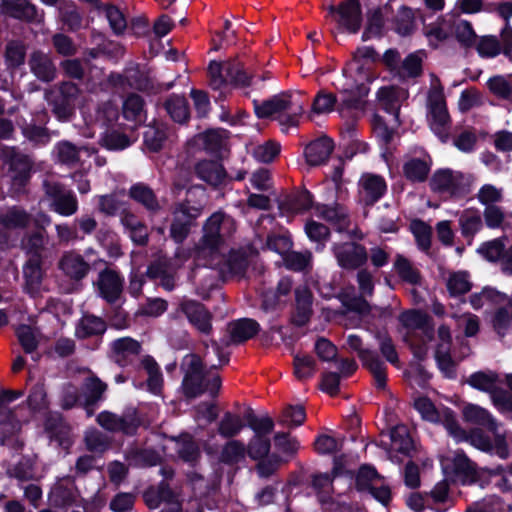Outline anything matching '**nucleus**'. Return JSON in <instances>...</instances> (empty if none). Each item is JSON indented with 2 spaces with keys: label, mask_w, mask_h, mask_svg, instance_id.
<instances>
[{
  "label": "nucleus",
  "mask_w": 512,
  "mask_h": 512,
  "mask_svg": "<svg viewBox=\"0 0 512 512\" xmlns=\"http://www.w3.org/2000/svg\"><path fill=\"white\" fill-rule=\"evenodd\" d=\"M446 287L451 296L466 294L472 288L470 275L466 271L451 272L446 280Z\"/></svg>",
  "instance_id": "nucleus-47"
},
{
  "label": "nucleus",
  "mask_w": 512,
  "mask_h": 512,
  "mask_svg": "<svg viewBox=\"0 0 512 512\" xmlns=\"http://www.w3.org/2000/svg\"><path fill=\"white\" fill-rule=\"evenodd\" d=\"M333 149V141L326 136L321 137L306 146L304 153L306 161L311 166L324 164L330 157Z\"/></svg>",
  "instance_id": "nucleus-32"
},
{
  "label": "nucleus",
  "mask_w": 512,
  "mask_h": 512,
  "mask_svg": "<svg viewBox=\"0 0 512 512\" xmlns=\"http://www.w3.org/2000/svg\"><path fill=\"white\" fill-rule=\"evenodd\" d=\"M338 26L345 31L355 34L362 24L361 6L358 0H346L338 6Z\"/></svg>",
  "instance_id": "nucleus-22"
},
{
  "label": "nucleus",
  "mask_w": 512,
  "mask_h": 512,
  "mask_svg": "<svg viewBox=\"0 0 512 512\" xmlns=\"http://www.w3.org/2000/svg\"><path fill=\"white\" fill-rule=\"evenodd\" d=\"M141 366L148 374V390L153 394H159L163 386V376L158 364L151 356H145L141 360Z\"/></svg>",
  "instance_id": "nucleus-45"
},
{
  "label": "nucleus",
  "mask_w": 512,
  "mask_h": 512,
  "mask_svg": "<svg viewBox=\"0 0 512 512\" xmlns=\"http://www.w3.org/2000/svg\"><path fill=\"white\" fill-rule=\"evenodd\" d=\"M313 296L309 288L305 285L295 289L296 315L295 322L302 326L307 323L312 314Z\"/></svg>",
  "instance_id": "nucleus-35"
},
{
  "label": "nucleus",
  "mask_w": 512,
  "mask_h": 512,
  "mask_svg": "<svg viewBox=\"0 0 512 512\" xmlns=\"http://www.w3.org/2000/svg\"><path fill=\"white\" fill-rule=\"evenodd\" d=\"M165 109L175 122L183 123L189 117L188 103L184 97L178 95L169 97L165 102Z\"/></svg>",
  "instance_id": "nucleus-50"
},
{
  "label": "nucleus",
  "mask_w": 512,
  "mask_h": 512,
  "mask_svg": "<svg viewBox=\"0 0 512 512\" xmlns=\"http://www.w3.org/2000/svg\"><path fill=\"white\" fill-rule=\"evenodd\" d=\"M464 441L469 442L476 449L486 453L495 451V434H493V440H491V438L479 428H474L466 432Z\"/></svg>",
  "instance_id": "nucleus-55"
},
{
  "label": "nucleus",
  "mask_w": 512,
  "mask_h": 512,
  "mask_svg": "<svg viewBox=\"0 0 512 512\" xmlns=\"http://www.w3.org/2000/svg\"><path fill=\"white\" fill-rule=\"evenodd\" d=\"M42 256H30L23 266V274L26 281V287L30 293L37 292L43 277Z\"/></svg>",
  "instance_id": "nucleus-36"
},
{
  "label": "nucleus",
  "mask_w": 512,
  "mask_h": 512,
  "mask_svg": "<svg viewBox=\"0 0 512 512\" xmlns=\"http://www.w3.org/2000/svg\"><path fill=\"white\" fill-rule=\"evenodd\" d=\"M463 175L449 169L439 170L431 178L430 185L434 191L455 194L460 190Z\"/></svg>",
  "instance_id": "nucleus-30"
},
{
  "label": "nucleus",
  "mask_w": 512,
  "mask_h": 512,
  "mask_svg": "<svg viewBox=\"0 0 512 512\" xmlns=\"http://www.w3.org/2000/svg\"><path fill=\"white\" fill-rule=\"evenodd\" d=\"M315 215L335 227L338 232H348L350 217L347 209L339 204H317L314 206Z\"/></svg>",
  "instance_id": "nucleus-20"
},
{
  "label": "nucleus",
  "mask_w": 512,
  "mask_h": 512,
  "mask_svg": "<svg viewBox=\"0 0 512 512\" xmlns=\"http://www.w3.org/2000/svg\"><path fill=\"white\" fill-rule=\"evenodd\" d=\"M120 222L135 244L143 246L148 243V229L134 213L123 210L120 215Z\"/></svg>",
  "instance_id": "nucleus-29"
},
{
  "label": "nucleus",
  "mask_w": 512,
  "mask_h": 512,
  "mask_svg": "<svg viewBox=\"0 0 512 512\" xmlns=\"http://www.w3.org/2000/svg\"><path fill=\"white\" fill-rule=\"evenodd\" d=\"M429 165L421 159H410L404 164L403 171L405 176L413 182L424 181L429 173Z\"/></svg>",
  "instance_id": "nucleus-59"
},
{
  "label": "nucleus",
  "mask_w": 512,
  "mask_h": 512,
  "mask_svg": "<svg viewBox=\"0 0 512 512\" xmlns=\"http://www.w3.org/2000/svg\"><path fill=\"white\" fill-rule=\"evenodd\" d=\"M408 92L399 87L385 86L378 90L377 99L380 107L391 114L393 120L398 122V111L401 103L407 99Z\"/></svg>",
  "instance_id": "nucleus-27"
},
{
  "label": "nucleus",
  "mask_w": 512,
  "mask_h": 512,
  "mask_svg": "<svg viewBox=\"0 0 512 512\" xmlns=\"http://www.w3.org/2000/svg\"><path fill=\"white\" fill-rule=\"evenodd\" d=\"M80 93L78 85L70 81H63L45 89L44 99L59 121L68 122L75 113V103Z\"/></svg>",
  "instance_id": "nucleus-5"
},
{
  "label": "nucleus",
  "mask_w": 512,
  "mask_h": 512,
  "mask_svg": "<svg viewBox=\"0 0 512 512\" xmlns=\"http://www.w3.org/2000/svg\"><path fill=\"white\" fill-rule=\"evenodd\" d=\"M311 207L312 195L307 190L288 196L279 203V210L282 215L300 213Z\"/></svg>",
  "instance_id": "nucleus-39"
},
{
  "label": "nucleus",
  "mask_w": 512,
  "mask_h": 512,
  "mask_svg": "<svg viewBox=\"0 0 512 512\" xmlns=\"http://www.w3.org/2000/svg\"><path fill=\"white\" fill-rule=\"evenodd\" d=\"M2 12L10 17L25 21H41L36 8L27 0H1Z\"/></svg>",
  "instance_id": "nucleus-33"
},
{
  "label": "nucleus",
  "mask_w": 512,
  "mask_h": 512,
  "mask_svg": "<svg viewBox=\"0 0 512 512\" xmlns=\"http://www.w3.org/2000/svg\"><path fill=\"white\" fill-rule=\"evenodd\" d=\"M128 196L141 205L150 215H156L162 210V204L156 193L147 184L139 182L128 190Z\"/></svg>",
  "instance_id": "nucleus-26"
},
{
  "label": "nucleus",
  "mask_w": 512,
  "mask_h": 512,
  "mask_svg": "<svg viewBox=\"0 0 512 512\" xmlns=\"http://www.w3.org/2000/svg\"><path fill=\"white\" fill-rule=\"evenodd\" d=\"M45 196L49 199V208L65 217L74 215L78 211V200L76 195L67 190L64 185L57 181L45 179L43 181Z\"/></svg>",
  "instance_id": "nucleus-11"
},
{
  "label": "nucleus",
  "mask_w": 512,
  "mask_h": 512,
  "mask_svg": "<svg viewBox=\"0 0 512 512\" xmlns=\"http://www.w3.org/2000/svg\"><path fill=\"white\" fill-rule=\"evenodd\" d=\"M400 322L408 329H422L425 332L432 333V328L429 326V317L421 311L410 310L402 313Z\"/></svg>",
  "instance_id": "nucleus-57"
},
{
  "label": "nucleus",
  "mask_w": 512,
  "mask_h": 512,
  "mask_svg": "<svg viewBox=\"0 0 512 512\" xmlns=\"http://www.w3.org/2000/svg\"><path fill=\"white\" fill-rule=\"evenodd\" d=\"M98 424L111 432L133 434L139 426L138 419L132 415L119 416L109 411H103L97 416Z\"/></svg>",
  "instance_id": "nucleus-23"
},
{
  "label": "nucleus",
  "mask_w": 512,
  "mask_h": 512,
  "mask_svg": "<svg viewBox=\"0 0 512 512\" xmlns=\"http://www.w3.org/2000/svg\"><path fill=\"white\" fill-rule=\"evenodd\" d=\"M253 104L258 118H274L283 127L282 130L297 126L304 112L299 96L289 92L276 94L262 102L254 100Z\"/></svg>",
  "instance_id": "nucleus-2"
},
{
  "label": "nucleus",
  "mask_w": 512,
  "mask_h": 512,
  "mask_svg": "<svg viewBox=\"0 0 512 512\" xmlns=\"http://www.w3.org/2000/svg\"><path fill=\"white\" fill-rule=\"evenodd\" d=\"M96 153L93 147L76 146L70 141L62 140L54 146L53 154L56 162L68 167H75L82 164V155L90 157Z\"/></svg>",
  "instance_id": "nucleus-18"
},
{
  "label": "nucleus",
  "mask_w": 512,
  "mask_h": 512,
  "mask_svg": "<svg viewBox=\"0 0 512 512\" xmlns=\"http://www.w3.org/2000/svg\"><path fill=\"white\" fill-rule=\"evenodd\" d=\"M347 346L358 353L363 365L372 373L376 387L384 389L386 387L385 365L376 352L362 348V340L355 334H350L347 337Z\"/></svg>",
  "instance_id": "nucleus-12"
},
{
  "label": "nucleus",
  "mask_w": 512,
  "mask_h": 512,
  "mask_svg": "<svg viewBox=\"0 0 512 512\" xmlns=\"http://www.w3.org/2000/svg\"><path fill=\"white\" fill-rule=\"evenodd\" d=\"M195 173L202 181L212 186L221 185L226 177L222 164L215 160H202L195 165Z\"/></svg>",
  "instance_id": "nucleus-31"
},
{
  "label": "nucleus",
  "mask_w": 512,
  "mask_h": 512,
  "mask_svg": "<svg viewBox=\"0 0 512 512\" xmlns=\"http://www.w3.org/2000/svg\"><path fill=\"white\" fill-rule=\"evenodd\" d=\"M30 72L40 81L50 83L57 77L56 65L49 53L35 50L29 55Z\"/></svg>",
  "instance_id": "nucleus-19"
},
{
  "label": "nucleus",
  "mask_w": 512,
  "mask_h": 512,
  "mask_svg": "<svg viewBox=\"0 0 512 512\" xmlns=\"http://www.w3.org/2000/svg\"><path fill=\"white\" fill-rule=\"evenodd\" d=\"M241 417L231 412H225L217 424V432L223 438H234L244 428Z\"/></svg>",
  "instance_id": "nucleus-43"
},
{
  "label": "nucleus",
  "mask_w": 512,
  "mask_h": 512,
  "mask_svg": "<svg viewBox=\"0 0 512 512\" xmlns=\"http://www.w3.org/2000/svg\"><path fill=\"white\" fill-rule=\"evenodd\" d=\"M144 114V101L137 94H130L123 102V115L127 120L141 121Z\"/></svg>",
  "instance_id": "nucleus-63"
},
{
  "label": "nucleus",
  "mask_w": 512,
  "mask_h": 512,
  "mask_svg": "<svg viewBox=\"0 0 512 512\" xmlns=\"http://www.w3.org/2000/svg\"><path fill=\"white\" fill-rule=\"evenodd\" d=\"M360 193L366 204H374L386 192L387 185L383 177L366 173L359 180Z\"/></svg>",
  "instance_id": "nucleus-28"
},
{
  "label": "nucleus",
  "mask_w": 512,
  "mask_h": 512,
  "mask_svg": "<svg viewBox=\"0 0 512 512\" xmlns=\"http://www.w3.org/2000/svg\"><path fill=\"white\" fill-rule=\"evenodd\" d=\"M48 238L44 230H35L26 234L22 239V247L26 254L30 256H42L41 252L45 249Z\"/></svg>",
  "instance_id": "nucleus-48"
},
{
  "label": "nucleus",
  "mask_w": 512,
  "mask_h": 512,
  "mask_svg": "<svg viewBox=\"0 0 512 512\" xmlns=\"http://www.w3.org/2000/svg\"><path fill=\"white\" fill-rule=\"evenodd\" d=\"M210 86L217 90L230 83L236 87L250 85L252 76L249 75L243 64L234 59L223 63L212 61L209 64Z\"/></svg>",
  "instance_id": "nucleus-8"
},
{
  "label": "nucleus",
  "mask_w": 512,
  "mask_h": 512,
  "mask_svg": "<svg viewBox=\"0 0 512 512\" xmlns=\"http://www.w3.org/2000/svg\"><path fill=\"white\" fill-rule=\"evenodd\" d=\"M26 47L21 41H10L5 49V62L8 68L15 69L25 62Z\"/></svg>",
  "instance_id": "nucleus-54"
},
{
  "label": "nucleus",
  "mask_w": 512,
  "mask_h": 512,
  "mask_svg": "<svg viewBox=\"0 0 512 512\" xmlns=\"http://www.w3.org/2000/svg\"><path fill=\"white\" fill-rule=\"evenodd\" d=\"M57 265L66 277L74 281L85 278L90 270L89 263L74 251L64 252Z\"/></svg>",
  "instance_id": "nucleus-21"
},
{
  "label": "nucleus",
  "mask_w": 512,
  "mask_h": 512,
  "mask_svg": "<svg viewBox=\"0 0 512 512\" xmlns=\"http://www.w3.org/2000/svg\"><path fill=\"white\" fill-rule=\"evenodd\" d=\"M143 138L145 146L150 151L157 152L163 147L167 134L163 127L147 126L143 133Z\"/></svg>",
  "instance_id": "nucleus-62"
},
{
  "label": "nucleus",
  "mask_w": 512,
  "mask_h": 512,
  "mask_svg": "<svg viewBox=\"0 0 512 512\" xmlns=\"http://www.w3.org/2000/svg\"><path fill=\"white\" fill-rule=\"evenodd\" d=\"M461 234L471 241L483 228L484 222L480 213L475 209H465L458 219Z\"/></svg>",
  "instance_id": "nucleus-37"
},
{
  "label": "nucleus",
  "mask_w": 512,
  "mask_h": 512,
  "mask_svg": "<svg viewBox=\"0 0 512 512\" xmlns=\"http://www.w3.org/2000/svg\"><path fill=\"white\" fill-rule=\"evenodd\" d=\"M452 29L455 38L461 46L470 48L476 45L477 35L469 21L464 19H454L453 17Z\"/></svg>",
  "instance_id": "nucleus-44"
},
{
  "label": "nucleus",
  "mask_w": 512,
  "mask_h": 512,
  "mask_svg": "<svg viewBox=\"0 0 512 512\" xmlns=\"http://www.w3.org/2000/svg\"><path fill=\"white\" fill-rule=\"evenodd\" d=\"M111 357L115 363L121 367L131 364L140 354L141 345L138 341L124 337L114 340L111 343Z\"/></svg>",
  "instance_id": "nucleus-25"
},
{
  "label": "nucleus",
  "mask_w": 512,
  "mask_h": 512,
  "mask_svg": "<svg viewBox=\"0 0 512 512\" xmlns=\"http://www.w3.org/2000/svg\"><path fill=\"white\" fill-rule=\"evenodd\" d=\"M126 458L130 465L137 467L155 466L161 460L160 455L156 451L137 448H130L127 450Z\"/></svg>",
  "instance_id": "nucleus-46"
},
{
  "label": "nucleus",
  "mask_w": 512,
  "mask_h": 512,
  "mask_svg": "<svg viewBox=\"0 0 512 512\" xmlns=\"http://www.w3.org/2000/svg\"><path fill=\"white\" fill-rule=\"evenodd\" d=\"M452 18L453 15H446L436 23L425 27L424 34L431 45L437 47L440 42L449 37L452 30Z\"/></svg>",
  "instance_id": "nucleus-40"
},
{
  "label": "nucleus",
  "mask_w": 512,
  "mask_h": 512,
  "mask_svg": "<svg viewBox=\"0 0 512 512\" xmlns=\"http://www.w3.org/2000/svg\"><path fill=\"white\" fill-rule=\"evenodd\" d=\"M394 269L399 277L410 284H418L420 281L419 271L404 256L398 254L394 262Z\"/></svg>",
  "instance_id": "nucleus-56"
},
{
  "label": "nucleus",
  "mask_w": 512,
  "mask_h": 512,
  "mask_svg": "<svg viewBox=\"0 0 512 512\" xmlns=\"http://www.w3.org/2000/svg\"><path fill=\"white\" fill-rule=\"evenodd\" d=\"M332 252L337 264L345 270H356L368 260L366 248L356 242L336 243L332 246Z\"/></svg>",
  "instance_id": "nucleus-15"
},
{
  "label": "nucleus",
  "mask_w": 512,
  "mask_h": 512,
  "mask_svg": "<svg viewBox=\"0 0 512 512\" xmlns=\"http://www.w3.org/2000/svg\"><path fill=\"white\" fill-rule=\"evenodd\" d=\"M428 121L431 130L442 141H447L450 132V117L446 107L440 80L433 77L427 95Z\"/></svg>",
  "instance_id": "nucleus-6"
},
{
  "label": "nucleus",
  "mask_w": 512,
  "mask_h": 512,
  "mask_svg": "<svg viewBox=\"0 0 512 512\" xmlns=\"http://www.w3.org/2000/svg\"><path fill=\"white\" fill-rule=\"evenodd\" d=\"M176 450L179 457L189 463H194L200 457L198 445L192 437L185 435L176 442Z\"/></svg>",
  "instance_id": "nucleus-58"
},
{
  "label": "nucleus",
  "mask_w": 512,
  "mask_h": 512,
  "mask_svg": "<svg viewBox=\"0 0 512 512\" xmlns=\"http://www.w3.org/2000/svg\"><path fill=\"white\" fill-rule=\"evenodd\" d=\"M378 59V55L374 48L364 46L358 48L354 53V62L352 65H355V69L357 71V76L355 78L354 84H346L343 92L349 93L352 95V98H347L344 100V104L348 107L355 105L357 98H361L368 93V88L366 83L371 81V75L369 73V68L365 67V62L362 61H371L374 62Z\"/></svg>",
  "instance_id": "nucleus-7"
},
{
  "label": "nucleus",
  "mask_w": 512,
  "mask_h": 512,
  "mask_svg": "<svg viewBox=\"0 0 512 512\" xmlns=\"http://www.w3.org/2000/svg\"><path fill=\"white\" fill-rule=\"evenodd\" d=\"M505 250L506 248L503 239L496 238L482 243L477 249V252L487 261H499L502 266V258L504 257Z\"/></svg>",
  "instance_id": "nucleus-51"
},
{
  "label": "nucleus",
  "mask_w": 512,
  "mask_h": 512,
  "mask_svg": "<svg viewBox=\"0 0 512 512\" xmlns=\"http://www.w3.org/2000/svg\"><path fill=\"white\" fill-rule=\"evenodd\" d=\"M188 197L172 207V220L169 234L177 243H183L189 236L195 220L202 214L205 207L206 191L202 186L190 188Z\"/></svg>",
  "instance_id": "nucleus-1"
},
{
  "label": "nucleus",
  "mask_w": 512,
  "mask_h": 512,
  "mask_svg": "<svg viewBox=\"0 0 512 512\" xmlns=\"http://www.w3.org/2000/svg\"><path fill=\"white\" fill-rule=\"evenodd\" d=\"M32 216L20 206H11L0 212V245H6L13 230L25 229Z\"/></svg>",
  "instance_id": "nucleus-16"
},
{
  "label": "nucleus",
  "mask_w": 512,
  "mask_h": 512,
  "mask_svg": "<svg viewBox=\"0 0 512 512\" xmlns=\"http://www.w3.org/2000/svg\"><path fill=\"white\" fill-rule=\"evenodd\" d=\"M3 164L13 188L16 192H20L30 179L32 160L13 148H7L3 150Z\"/></svg>",
  "instance_id": "nucleus-10"
},
{
  "label": "nucleus",
  "mask_w": 512,
  "mask_h": 512,
  "mask_svg": "<svg viewBox=\"0 0 512 512\" xmlns=\"http://www.w3.org/2000/svg\"><path fill=\"white\" fill-rule=\"evenodd\" d=\"M104 321L93 315H85L79 321L76 328V335L79 338H87L93 335L101 334L105 331Z\"/></svg>",
  "instance_id": "nucleus-49"
},
{
  "label": "nucleus",
  "mask_w": 512,
  "mask_h": 512,
  "mask_svg": "<svg viewBox=\"0 0 512 512\" xmlns=\"http://www.w3.org/2000/svg\"><path fill=\"white\" fill-rule=\"evenodd\" d=\"M493 330L504 337L512 329V298L507 297V301L498 307L492 316Z\"/></svg>",
  "instance_id": "nucleus-38"
},
{
  "label": "nucleus",
  "mask_w": 512,
  "mask_h": 512,
  "mask_svg": "<svg viewBox=\"0 0 512 512\" xmlns=\"http://www.w3.org/2000/svg\"><path fill=\"white\" fill-rule=\"evenodd\" d=\"M107 385L96 377L88 378L84 383V400L88 406H93L102 399Z\"/></svg>",
  "instance_id": "nucleus-64"
},
{
  "label": "nucleus",
  "mask_w": 512,
  "mask_h": 512,
  "mask_svg": "<svg viewBox=\"0 0 512 512\" xmlns=\"http://www.w3.org/2000/svg\"><path fill=\"white\" fill-rule=\"evenodd\" d=\"M507 295L499 292L493 288L485 287L480 292L473 293L470 296L469 302L471 306L478 310L485 306L490 305H501L507 301Z\"/></svg>",
  "instance_id": "nucleus-42"
},
{
  "label": "nucleus",
  "mask_w": 512,
  "mask_h": 512,
  "mask_svg": "<svg viewBox=\"0 0 512 512\" xmlns=\"http://www.w3.org/2000/svg\"><path fill=\"white\" fill-rule=\"evenodd\" d=\"M233 225V220L224 213H213L203 226V236L195 248V257L198 261L207 258L214 259L226 233V228Z\"/></svg>",
  "instance_id": "nucleus-4"
},
{
  "label": "nucleus",
  "mask_w": 512,
  "mask_h": 512,
  "mask_svg": "<svg viewBox=\"0 0 512 512\" xmlns=\"http://www.w3.org/2000/svg\"><path fill=\"white\" fill-rule=\"evenodd\" d=\"M463 416L466 421L486 427L490 432L495 434L496 455L501 459L508 458L509 447L506 434L498 432V422L488 410L476 404H467L463 408Z\"/></svg>",
  "instance_id": "nucleus-9"
},
{
  "label": "nucleus",
  "mask_w": 512,
  "mask_h": 512,
  "mask_svg": "<svg viewBox=\"0 0 512 512\" xmlns=\"http://www.w3.org/2000/svg\"><path fill=\"white\" fill-rule=\"evenodd\" d=\"M442 467L447 475L463 484H471L476 481L477 472L475 464L462 450H456L442 460Z\"/></svg>",
  "instance_id": "nucleus-13"
},
{
  "label": "nucleus",
  "mask_w": 512,
  "mask_h": 512,
  "mask_svg": "<svg viewBox=\"0 0 512 512\" xmlns=\"http://www.w3.org/2000/svg\"><path fill=\"white\" fill-rule=\"evenodd\" d=\"M467 382L473 388L487 392L492 396L498 390L499 376L493 371H478L471 374Z\"/></svg>",
  "instance_id": "nucleus-41"
},
{
  "label": "nucleus",
  "mask_w": 512,
  "mask_h": 512,
  "mask_svg": "<svg viewBox=\"0 0 512 512\" xmlns=\"http://www.w3.org/2000/svg\"><path fill=\"white\" fill-rule=\"evenodd\" d=\"M247 449L243 442L230 440L222 448L220 460L225 464H235L245 458Z\"/></svg>",
  "instance_id": "nucleus-52"
},
{
  "label": "nucleus",
  "mask_w": 512,
  "mask_h": 512,
  "mask_svg": "<svg viewBox=\"0 0 512 512\" xmlns=\"http://www.w3.org/2000/svg\"><path fill=\"white\" fill-rule=\"evenodd\" d=\"M25 407L18 405L16 410L0 411V446L16 436L24 420Z\"/></svg>",
  "instance_id": "nucleus-24"
},
{
  "label": "nucleus",
  "mask_w": 512,
  "mask_h": 512,
  "mask_svg": "<svg viewBox=\"0 0 512 512\" xmlns=\"http://www.w3.org/2000/svg\"><path fill=\"white\" fill-rule=\"evenodd\" d=\"M381 477L377 471L368 465L362 466L356 476V487L361 492H369L374 485L379 484Z\"/></svg>",
  "instance_id": "nucleus-60"
},
{
  "label": "nucleus",
  "mask_w": 512,
  "mask_h": 512,
  "mask_svg": "<svg viewBox=\"0 0 512 512\" xmlns=\"http://www.w3.org/2000/svg\"><path fill=\"white\" fill-rule=\"evenodd\" d=\"M391 440L396 450L403 454H409L413 449V440L405 425H397L391 430Z\"/></svg>",
  "instance_id": "nucleus-61"
},
{
  "label": "nucleus",
  "mask_w": 512,
  "mask_h": 512,
  "mask_svg": "<svg viewBox=\"0 0 512 512\" xmlns=\"http://www.w3.org/2000/svg\"><path fill=\"white\" fill-rule=\"evenodd\" d=\"M260 330L259 324L250 318H242L228 325L231 343H242L256 335Z\"/></svg>",
  "instance_id": "nucleus-34"
},
{
  "label": "nucleus",
  "mask_w": 512,
  "mask_h": 512,
  "mask_svg": "<svg viewBox=\"0 0 512 512\" xmlns=\"http://www.w3.org/2000/svg\"><path fill=\"white\" fill-rule=\"evenodd\" d=\"M179 311L185 315L188 322L201 334L209 335L212 332L213 315L200 302L184 299L179 304Z\"/></svg>",
  "instance_id": "nucleus-17"
},
{
  "label": "nucleus",
  "mask_w": 512,
  "mask_h": 512,
  "mask_svg": "<svg viewBox=\"0 0 512 512\" xmlns=\"http://www.w3.org/2000/svg\"><path fill=\"white\" fill-rule=\"evenodd\" d=\"M184 374L182 388L185 396L195 398L204 393L215 397L221 387L220 376L204 370L201 358L196 354L186 355L181 363Z\"/></svg>",
  "instance_id": "nucleus-3"
},
{
  "label": "nucleus",
  "mask_w": 512,
  "mask_h": 512,
  "mask_svg": "<svg viewBox=\"0 0 512 512\" xmlns=\"http://www.w3.org/2000/svg\"><path fill=\"white\" fill-rule=\"evenodd\" d=\"M97 294L109 304L117 303L123 292L124 277L116 270L105 268L94 282Z\"/></svg>",
  "instance_id": "nucleus-14"
},
{
  "label": "nucleus",
  "mask_w": 512,
  "mask_h": 512,
  "mask_svg": "<svg viewBox=\"0 0 512 512\" xmlns=\"http://www.w3.org/2000/svg\"><path fill=\"white\" fill-rule=\"evenodd\" d=\"M478 202L485 207L499 205L504 199V190L493 184H484L476 194Z\"/></svg>",
  "instance_id": "nucleus-53"
}]
</instances>
